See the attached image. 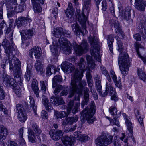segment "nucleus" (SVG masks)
I'll return each instance as SVG.
<instances>
[{
  "label": "nucleus",
  "mask_w": 146,
  "mask_h": 146,
  "mask_svg": "<svg viewBox=\"0 0 146 146\" xmlns=\"http://www.w3.org/2000/svg\"><path fill=\"white\" fill-rule=\"evenodd\" d=\"M65 31L64 29L60 27L54 29L53 31V35L55 37L60 38L58 39V41L62 52L68 55L71 52V45L70 42L67 39L63 37Z\"/></svg>",
  "instance_id": "obj_2"
},
{
  "label": "nucleus",
  "mask_w": 146,
  "mask_h": 146,
  "mask_svg": "<svg viewBox=\"0 0 146 146\" xmlns=\"http://www.w3.org/2000/svg\"><path fill=\"white\" fill-rule=\"evenodd\" d=\"M43 104L45 107L46 110L48 111H51L53 109V107L49 103L48 99L45 98L43 100Z\"/></svg>",
  "instance_id": "obj_48"
},
{
  "label": "nucleus",
  "mask_w": 146,
  "mask_h": 146,
  "mask_svg": "<svg viewBox=\"0 0 146 146\" xmlns=\"http://www.w3.org/2000/svg\"><path fill=\"white\" fill-rule=\"evenodd\" d=\"M18 83L15 82L14 86H11V87H13L12 88L14 90V92L17 96L20 97L21 96V89L18 86H17L16 84Z\"/></svg>",
  "instance_id": "obj_49"
},
{
  "label": "nucleus",
  "mask_w": 146,
  "mask_h": 146,
  "mask_svg": "<svg viewBox=\"0 0 146 146\" xmlns=\"http://www.w3.org/2000/svg\"><path fill=\"white\" fill-rule=\"evenodd\" d=\"M80 105L79 102L76 103L74 104V100H70L68 104V107L66 110L67 113L64 111L58 112L54 111L55 117L57 119H58L59 118L62 119L68 116L71 112L73 114H76L78 111V108Z\"/></svg>",
  "instance_id": "obj_4"
},
{
  "label": "nucleus",
  "mask_w": 146,
  "mask_h": 146,
  "mask_svg": "<svg viewBox=\"0 0 146 146\" xmlns=\"http://www.w3.org/2000/svg\"><path fill=\"white\" fill-rule=\"evenodd\" d=\"M135 116L137 117V119L141 125V127L143 128L144 127V124L143 123V120L142 118H141L139 115V111L137 110H136L135 111Z\"/></svg>",
  "instance_id": "obj_50"
},
{
  "label": "nucleus",
  "mask_w": 146,
  "mask_h": 146,
  "mask_svg": "<svg viewBox=\"0 0 146 146\" xmlns=\"http://www.w3.org/2000/svg\"><path fill=\"white\" fill-rule=\"evenodd\" d=\"M7 40H5L2 42V45L4 48L5 52L8 57V59L5 62H3L1 63V67L5 69L6 67L9 66L10 70H13L14 76L16 77L15 81L19 82L21 80L20 75L22 74L21 70V63L19 59L14 56L13 52L17 54L18 52L17 48H14L13 47L10 48L8 47Z\"/></svg>",
  "instance_id": "obj_1"
},
{
  "label": "nucleus",
  "mask_w": 146,
  "mask_h": 146,
  "mask_svg": "<svg viewBox=\"0 0 146 146\" xmlns=\"http://www.w3.org/2000/svg\"><path fill=\"white\" fill-rule=\"evenodd\" d=\"M102 9L103 11H105L106 10L107 8V5L106 2L105 1H102Z\"/></svg>",
  "instance_id": "obj_64"
},
{
  "label": "nucleus",
  "mask_w": 146,
  "mask_h": 146,
  "mask_svg": "<svg viewBox=\"0 0 146 146\" xmlns=\"http://www.w3.org/2000/svg\"><path fill=\"white\" fill-rule=\"evenodd\" d=\"M89 41L92 48L90 51L92 55L98 62H100L101 59L99 53V48L98 44V40L94 37L90 38Z\"/></svg>",
  "instance_id": "obj_9"
},
{
  "label": "nucleus",
  "mask_w": 146,
  "mask_h": 146,
  "mask_svg": "<svg viewBox=\"0 0 146 146\" xmlns=\"http://www.w3.org/2000/svg\"><path fill=\"white\" fill-rule=\"evenodd\" d=\"M110 124L112 125H115L118 127H119L120 126L119 121L117 120L115 118L110 120Z\"/></svg>",
  "instance_id": "obj_58"
},
{
  "label": "nucleus",
  "mask_w": 146,
  "mask_h": 146,
  "mask_svg": "<svg viewBox=\"0 0 146 146\" xmlns=\"http://www.w3.org/2000/svg\"><path fill=\"white\" fill-rule=\"evenodd\" d=\"M80 71H79L77 69L75 70L74 73L72 77L71 81L73 79L74 81L81 80L83 76V72L85 71V70L84 69H80Z\"/></svg>",
  "instance_id": "obj_27"
},
{
  "label": "nucleus",
  "mask_w": 146,
  "mask_h": 146,
  "mask_svg": "<svg viewBox=\"0 0 146 146\" xmlns=\"http://www.w3.org/2000/svg\"><path fill=\"white\" fill-rule=\"evenodd\" d=\"M64 139L63 143L66 146H72L74 145L73 141L72 138L66 136L64 137Z\"/></svg>",
  "instance_id": "obj_41"
},
{
  "label": "nucleus",
  "mask_w": 146,
  "mask_h": 146,
  "mask_svg": "<svg viewBox=\"0 0 146 146\" xmlns=\"http://www.w3.org/2000/svg\"><path fill=\"white\" fill-rule=\"evenodd\" d=\"M17 114L19 120L21 122H25L27 119V115L26 112L18 113Z\"/></svg>",
  "instance_id": "obj_44"
},
{
  "label": "nucleus",
  "mask_w": 146,
  "mask_h": 146,
  "mask_svg": "<svg viewBox=\"0 0 146 146\" xmlns=\"http://www.w3.org/2000/svg\"><path fill=\"white\" fill-rule=\"evenodd\" d=\"M27 99L28 102H29L30 103V107L32 108L35 114L36 115H37L36 113L37 106L35 104L33 98L31 96H29L27 98Z\"/></svg>",
  "instance_id": "obj_35"
},
{
  "label": "nucleus",
  "mask_w": 146,
  "mask_h": 146,
  "mask_svg": "<svg viewBox=\"0 0 146 146\" xmlns=\"http://www.w3.org/2000/svg\"><path fill=\"white\" fill-rule=\"evenodd\" d=\"M63 132L61 130H51L49 132L51 138L55 141L59 140L63 136Z\"/></svg>",
  "instance_id": "obj_19"
},
{
  "label": "nucleus",
  "mask_w": 146,
  "mask_h": 146,
  "mask_svg": "<svg viewBox=\"0 0 146 146\" xmlns=\"http://www.w3.org/2000/svg\"><path fill=\"white\" fill-rule=\"evenodd\" d=\"M3 2L6 4L8 11V16L11 17V13L13 11V8L15 9V5L17 4V0H3Z\"/></svg>",
  "instance_id": "obj_15"
},
{
  "label": "nucleus",
  "mask_w": 146,
  "mask_h": 146,
  "mask_svg": "<svg viewBox=\"0 0 146 146\" xmlns=\"http://www.w3.org/2000/svg\"><path fill=\"white\" fill-rule=\"evenodd\" d=\"M96 87L97 91L99 92L100 94L102 96L103 93L102 94V89L101 84H98V85L96 84Z\"/></svg>",
  "instance_id": "obj_60"
},
{
  "label": "nucleus",
  "mask_w": 146,
  "mask_h": 146,
  "mask_svg": "<svg viewBox=\"0 0 146 146\" xmlns=\"http://www.w3.org/2000/svg\"><path fill=\"white\" fill-rule=\"evenodd\" d=\"M113 138V136L107 133H102L95 140V143L97 146H108L112 142Z\"/></svg>",
  "instance_id": "obj_8"
},
{
  "label": "nucleus",
  "mask_w": 146,
  "mask_h": 146,
  "mask_svg": "<svg viewBox=\"0 0 146 146\" xmlns=\"http://www.w3.org/2000/svg\"><path fill=\"white\" fill-rule=\"evenodd\" d=\"M110 74L111 77L112 78L113 81L114 82L116 86L119 88H122V86L120 79L118 80V81L117 80L115 72L113 70H111Z\"/></svg>",
  "instance_id": "obj_30"
},
{
  "label": "nucleus",
  "mask_w": 146,
  "mask_h": 146,
  "mask_svg": "<svg viewBox=\"0 0 146 146\" xmlns=\"http://www.w3.org/2000/svg\"><path fill=\"white\" fill-rule=\"evenodd\" d=\"M35 66L37 71L40 72L42 71L43 70V64L40 61H37Z\"/></svg>",
  "instance_id": "obj_51"
},
{
  "label": "nucleus",
  "mask_w": 146,
  "mask_h": 146,
  "mask_svg": "<svg viewBox=\"0 0 146 146\" xmlns=\"http://www.w3.org/2000/svg\"><path fill=\"white\" fill-rule=\"evenodd\" d=\"M110 83H106L105 85V92L103 93L102 97H105L107 95V92L109 91V86L110 87V94L111 96V99L115 101H117L118 100V98L115 95V88L113 87L112 84H110Z\"/></svg>",
  "instance_id": "obj_13"
},
{
  "label": "nucleus",
  "mask_w": 146,
  "mask_h": 146,
  "mask_svg": "<svg viewBox=\"0 0 146 146\" xmlns=\"http://www.w3.org/2000/svg\"><path fill=\"white\" fill-rule=\"evenodd\" d=\"M50 50L52 55L54 56H57L58 54V48L59 45L58 43H56V41L54 42L53 45L50 46Z\"/></svg>",
  "instance_id": "obj_38"
},
{
  "label": "nucleus",
  "mask_w": 146,
  "mask_h": 146,
  "mask_svg": "<svg viewBox=\"0 0 146 146\" xmlns=\"http://www.w3.org/2000/svg\"><path fill=\"white\" fill-rule=\"evenodd\" d=\"M32 21V19L27 16L26 17H19L16 20V22L18 27L19 28L26 24L29 23Z\"/></svg>",
  "instance_id": "obj_18"
},
{
  "label": "nucleus",
  "mask_w": 146,
  "mask_h": 146,
  "mask_svg": "<svg viewBox=\"0 0 146 146\" xmlns=\"http://www.w3.org/2000/svg\"><path fill=\"white\" fill-rule=\"evenodd\" d=\"M110 22L114 25V27L115 28V33L117 34V36H120V38H124V33L121 29L119 23L118 21L116 20H112L110 21Z\"/></svg>",
  "instance_id": "obj_17"
},
{
  "label": "nucleus",
  "mask_w": 146,
  "mask_h": 146,
  "mask_svg": "<svg viewBox=\"0 0 146 146\" xmlns=\"http://www.w3.org/2000/svg\"><path fill=\"white\" fill-rule=\"evenodd\" d=\"M4 32L5 34V38L3 40V42L5 40H7V44H8V47L10 48L12 47L14 48H17L15 46L13 41V30L11 29V27L9 26L7 27L6 26V25L5 26L4 29Z\"/></svg>",
  "instance_id": "obj_11"
},
{
  "label": "nucleus",
  "mask_w": 146,
  "mask_h": 146,
  "mask_svg": "<svg viewBox=\"0 0 146 146\" xmlns=\"http://www.w3.org/2000/svg\"><path fill=\"white\" fill-rule=\"evenodd\" d=\"M143 33L142 32H140V34L139 33L135 34L133 35L134 38L137 41H140L141 40V35H142Z\"/></svg>",
  "instance_id": "obj_59"
},
{
  "label": "nucleus",
  "mask_w": 146,
  "mask_h": 146,
  "mask_svg": "<svg viewBox=\"0 0 146 146\" xmlns=\"http://www.w3.org/2000/svg\"><path fill=\"white\" fill-rule=\"evenodd\" d=\"M85 61L83 58H81L80 59L79 62L77 63L78 65L80 70H85Z\"/></svg>",
  "instance_id": "obj_53"
},
{
  "label": "nucleus",
  "mask_w": 146,
  "mask_h": 146,
  "mask_svg": "<svg viewBox=\"0 0 146 146\" xmlns=\"http://www.w3.org/2000/svg\"><path fill=\"white\" fill-rule=\"evenodd\" d=\"M86 85L85 81L81 80L71 81L70 85L69 86V95L68 97L69 98L73 97L76 93H79L81 92L83 87Z\"/></svg>",
  "instance_id": "obj_7"
},
{
  "label": "nucleus",
  "mask_w": 146,
  "mask_h": 146,
  "mask_svg": "<svg viewBox=\"0 0 146 146\" xmlns=\"http://www.w3.org/2000/svg\"><path fill=\"white\" fill-rule=\"evenodd\" d=\"M27 71L25 75V77L27 81H29L30 79L33 77L32 72V66L31 64L27 63Z\"/></svg>",
  "instance_id": "obj_32"
},
{
  "label": "nucleus",
  "mask_w": 146,
  "mask_h": 146,
  "mask_svg": "<svg viewBox=\"0 0 146 146\" xmlns=\"http://www.w3.org/2000/svg\"><path fill=\"white\" fill-rule=\"evenodd\" d=\"M101 72L102 74H104L106 77L108 82H106V83H110V84H111V80L110 76L107 71L106 70V68L104 67H101Z\"/></svg>",
  "instance_id": "obj_42"
},
{
  "label": "nucleus",
  "mask_w": 146,
  "mask_h": 146,
  "mask_svg": "<svg viewBox=\"0 0 146 146\" xmlns=\"http://www.w3.org/2000/svg\"><path fill=\"white\" fill-rule=\"evenodd\" d=\"M134 46L138 56L143 61L144 64H146V57L141 55V54L145 51L144 47L139 42H135Z\"/></svg>",
  "instance_id": "obj_16"
},
{
  "label": "nucleus",
  "mask_w": 146,
  "mask_h": 146,
  "mask_svg": "<svg viewBox=\"0 0 146 146\" xmlns=\"http://www.w3.org/2000/svg\"><path fill=\"white\" fill-rule=\"evenodd\" d=\"M25 108H24L21 104H18L16 105V108L17 113H21L26 111L27 108H28V104L26 103L25 105Z\"/></svg>",
  "instance_id": "obj_45"
},
{
  "label": "nucleus",
  "mask_w": 146,
  "mask_h": 146,
  "mask_svg": "<svg viewBox=\"0 0 146 146\" xmlns=\"http://www.w3.org/2000/svg\"><path fill=\"white\" fill-rule=\"evenodd\" d=\"M31 126L36 134L37 135H38L40 138L42 137L43 139L45 138V135L41 133L42 131L39 129L38 126L36 123L35 122L32 123Z\"/></svg>",
  "instance_id": "obj_29"
},
{
  "label": "nucleus",
  "mask_w": 146,
  "mask_h": 146,
  "mask_svg": "<svg viewBox=\"0 0 146 146\" xmlns=\"http://www.w3.org/2000/svg\"><path fill=\"white\" fill-rule=\"evenodd\" d=\"M129 59L128 54L126 53L121 56H119L118 58V64L123 76L124 77L127 74L129 68Z\"/></svg>",
  "instance_id": "obj_6"
},
{
  "label": "nucleus",
  "mask_w": 146,
  "mask_h": 146,
  "mask_svg": "<svg viewBox=\"0 0 146 146\" xmlns=\"http://www.w3.org/2000/svg\"><path fill=\"white\" fill-rule=\"evenodd\" d=\"M40 85L41 88V90H42L43 92L45 93L47 90V86L48 84L47 82L45 81H40Z\"/></svg>",
  "instance_id": "obj_52"
},
{
  "label": "nucleus",
  "mask_w": 146,
  "mask_h": 146,
  "mask_svg": "<svg viewBox=\"0 0 146 146\" xmlns=\"http://www.w3.org/2000/svg\"><path fill=\"white\" fill-rule=\"evenodd\" d=\"M71 27L72 31L76 35H80V33L83 34L81 28L77 23H75L72 25Z\"/></svg>",
  "instance_id": "obj_34"
},
{
  "label": "nucleus",
  "mask_w": 146,
  "mask_h": 146,
  "mask_svg": "<svg viewBox=\"0 0 146 146\" xmlns=\"http://www.w3.org/2000/svg\"><path fill=\"white\" fill-rule=\"evenodd\" d=\"M91 0H84L83 5L84 9L83 11L81 12L79 9H77L76 11V17L78 18V21L82 25L83 28L84 29L85 33L87 32L85 29L86 22L87 19L84 13H86V15H88L91 7Z\"/></svg>",
  "instance_id": "obj_3"
},
{
  "label": "nucleus",
  "mask_w": 146,
  "mask_h": 146,
  "mask_svg": "<svg viewBox=\"0 0 146 146\" xmlns=\"http://www.w3.org/2000/svg\"><path fill=\"white\" fill-rule=\"evenodd\" d=\"M131 8L130 7H127L125 9V11L123 12L121 15L122 19L126 21L128 23L132 22V20L131 18Z\"/></svg>",
  "instance_id": "obj_20"
},
{
  "label": "nucleus",
  "mask_w": 146,
  "mask_h": 146,
  "mask_svg": "<svg viewBox=\"0 0 146 146\" xmlns=\"http://www.w3.org/2000/svg\"><path fill=\"white\" fill-rule=\"evenodd\" d=\"M78 119V116L77 115H76L74 117H69L68 118V120L69 122V123L70 124L74 122H76Z\"/></svg>",
  "instance_id": "obj_57"
},
{
  "label": "nucleus",
  "mask_w": 146,
  "mask_h": 146,
  "mask_svg": "<svg viewBox=\"0 0 146 146\" xmlns=\"http://www.w3.org/2000/svg\"><path fill=\"white\" fill-rule=\"evenodd\" d=\"M138 77L141 80L146 82V74L143 69H139L138 70Z\"/></svg>",
  "instance_id": "obj_46"
},
{
  "label": "nucleus",
  "mask_w": 146,
  "mask_h": 146,
  "mask_svg": "<svg viewBox=\"0 0 146 146\" xmlns=\"http://www.w3.org/2000/svg\"><path fill=\"white\" fill-rule=\"evenodd\" d=\"M74 135L75 138L81 141L85 142L88 139V136L85 135H82L79 132H75Z\"/></svg>",
  "instance_id": "obj_36"
},
{
  "label": "nucleus",
  "mask_w": 146,
  "mask_h": 146,
  "mask_svg": "<svg viewBox=\"0 0 146 146\" xmlns=\"http://www.w3.org/2000/svg\"><path fill=\"white\" fill-rule=\"evenodd\" d=\"M135 8L141 11H143L146 6V2L143 0H135Z\"/></svg>",
  "instance_id": "obj_26"
},
{
  "label": "nucleus",
  "mask_w": 146,
  "mask_h": 146,
  "mask_svg": "<svg viewBox=\"0 0 146 146\" xmlns=\"http://www.w3.org/2000/svg\"><path fill=\"white\" fill-rule=\"evenodd\" d=\"M28 132L29 133L28 139L29 141L32 143L35 142L36 141V139L33 131L31 129L28 128Z\"/></svg>",
  "instance_id": "obj_47"
},
{
  "label": "nucleus",
  "mask_w": 146,
  "mask_h": 146,
  "mask_svg": "<svg viewBox=\"0 0 146 146\" xmlns=\"http://www.w3.org/2000/svg\"><path fill=\"white\" fill-rule=\"evenodd\" d=\"M86 78L90 92H92V89H94V88L92 86L93 85V80L92 76L89 73L87 74Z\"/></svg>",
  "instance_id": "obj_43"
},
{
  "label": "nucleus",
  "mask_w": 146,
  "mask_h": 146,
  "mask_svg": "<svg viewBox=\"0 0 146 146\" xmlns=\"http://www.w3.org/2000/svg\"><path fill=\"white\" fill-rule=\"evenodd\" d=\"M122 115L125 119V124L127 127V129L129 133L130 137H132L133 136V126L130 118L125 113H123Z\"/></svg>",
  "instance_id": "obj_23"
},
{
  "label": "nucleus",
  "mask_w": 146,
  "mask_h": 146,
  "mask_svg": "<svg viewBox=\"0 0 146 146\" xmlns=\"http://www.w3.org/2000/svg\"><path fill=\"white\" fill-rule=\"evenodd\" d=\"M74 49L76 54L79 56L81 55L88 50V46L87 42L84 40L82 41L80 45L75 44Z\"/></svg>",
  "instance_id": "obj_12"
},
{
  "label": "nucleus",
  "mask_w": 146,
  "mask_h": 146,
  "mask_svg": "<svg viewBox=\"0 0 146 146\" xmlns=\"http://www.w3.org/2000/svg\"><path fill=\"white\" fill-rule=\"evenodd\" d=\"M25 7L24 4H22L19 5L16 7H15L14 10L17 13L21 12L24 11Z\"/></svg>",
  "instance_id": "obj_55"
},
{
  "label": "nucleus",
  "mask_w": 146,
  "mask_h": 146,
  "mask_svg": "<svg viewBox=\"0 0 146 146\" xmlns=\"http://www.w3.org/2000/svg\"><path fill=\"white\" fill-rule=\"evenodd\" d=\"M63 86L61 85L57 86L54 90V93L55 95L58 94L60 92V90L63 89Z\"/></svg>",
  "instance_id": "obj_61"
},
{
  "label": "nucleus",
  "mask_w": 146,
  "mask_h": 146,
  "mask_svg": "<svg viewBox=\"0 0 146 146\" xmlns=\"http://www.w3.org/2000/svg\"><path fill=\"white\" fill-rule=\"evenodd\" d=\"M90 108L86 107L82 111L81 115L86 119L89 124L92 123L95 120L93 117L96 111V106L94 101H92L90 104Z\"/></svg>",
  "instance_id": "obj_5"
},
{
  "label": "nucleus",
  "mask_w": 146,
  "mask_h": 146,
  "mask_svg": "<svg viewBox=\"0 0 146 146\" xmlns=\"http://www.w3.org/2000/svg\"><path fill=\"white\" fill-rule=\"evenodd\" d=\"M8 133V131L3 125H0V141L5 139Z\"/></svg>",
  "instance_id": "obj_31"
},
{
  "label": "nucleus",
  "mask_w": 146,
  "mask_h": 146,
  "mask_svg": "<svg viewBox=\"0 0 146 146\" xmlns=\"http://www.w3.org/2000/svg\"><path fill=\"white\" fill-rule=\"evenodd\" d=\"M109 110L111 115L114 116L117 114V110L115 107L111 106L109 108Z\"/></svg>",
  "instance_id": "obj_54"
},
{
  "label": "nucleus",
  "mask_w": 146,
  "mask_h": 146,
  "mask_svg": "<svg viewBox=\"0 0 146 146\" xmlns=\"http://www.w3.org/2000/svg\"><path fill=\"white\" fill-rule=\"evenodd\" d=\"M33 53H34L35 58L36 59H39L42 52L41 51V48L38 46H36L30 50L29 54L31 57Z\"/></svg>",
  "instance_id": "obj_24"
},
{
  "label": "nucleus",
  "mask_w": 146,
  "mask_h": 146,
  "mask_svg": "<svg viewBox=\"0 0 146 146\" xmlns=\"http://www.w3.org/2000/svg\"><path fill=\"white\" fill-rule=\"evenodd\" d=\"M22 41L26 40L31 38L35 33V30L34 29H29L26 30L20 31Z\"/></svg>",
  "instance_id": "obj_14"
},
{
  "label": "nucleus",
  "mask_w": 146,
  "mask_h": 146,
  "mask_svg": "<svg viewBox=\"0 0 146 146\" xmlns=\"http://www.w3.org/2000/svg\"><path fill=\"white\" fill-rule=\"evenodd\" d=\"M66 16L68 18L71 19L74 14L73 7L72 4L68 3V7L65 12Z\"/></svg>",
  "instance_id": "obj_37"
},
{
  "label": "nucleus",
  "mask_w": 146,
  "mask_h": 146,
  "mask_svg": "<svg viewBox=\"0 0 146 146\" xmlns=\"http://www.w3.org/2000/svg\"><path fill=\"white\" fill-rule=\"evenodd\" d=\"M117 40L118 47V50L119 52H121L122 50V49L123 47V45L120 38H117Z\"/></svg>",
  "instance_id": "obj_56"
},
{
  "label": "nucleus",
  "mask_w": 146,
  "mask_h": 146,
  "mask_svg": "<svg viewBox=\"0 0 146 146\" xmlns=\"http://www.w3.org/2000/svg\"><path fill=\"white\" fill-rule=\"evenodd\" d=\"M113 144V146H121L120 140L118 139H117V137L114 138Z\"/></svg>",
  "instance_id": "obj_62"
},
{
  "label": "nucleus",
  "mask_w": 146,
  "mask_h": 146,
  "mask_svg": "<svg viewBox=\"0 0 146 146\" xmlns=\"http://www.w3.org/2000/svg\"><path fill=\"white\" fill-rule=\"evenodd\" d=\"M62 77L60 75H56L52 80V87L55 88L57 86L58 83H60L62 81Z\"/></svg>",
  "instance_id": "obj_40"
},
{
  "label": "nucleus",
  "mask_w": 146,
  "mask_h": 146,
  "mask_svg": "<svg viewBox=\"0 0 146 146\" xmlns=\"http://www.w3.org/2000/svg\"><path fill=\"white\" fill-rule=\"evenodd\" d=\"M32 88L36 96H39L38 94L39 88L38 84V82L36 79H33L32 84Z\"/></svg>",
  "instance_id": "obj_39"
},
{
  "label": "nucleus",
  "mask_w": 146,
  "mask_h": 146,
  "mask_svg": "<svg viewBox=\"0 0 146 146\" xmlns=\"http://www.w3.org/2000/svg\"><path fill=\"white\" fill-rule=\"evenodd\" d=\"M89 90L87 87L84 88V100L82 101L81 103V107L83 108L84 106L87 105L89 100Z\"/></svg>",
  "instance_id": "obj_28"
},
{
  "label": "nucleus",
  "mask_w": 146,
  "mask_h": 146,
  "mask_svg": "<svg viewBox=\"0 0 146 146\" xmlns=\"http://www.w3.org/2000/svg\"><path fill=\"white\" fill-rule=\"evenodd\" d=\"M33 4L34 11L35 13H38L40 12L42 10V8L40 3L42 4L44 3L45 0H31Z\"/></svg>",
  "instance_id": "obj_22"
},
{
  "label": "nucleus",
  "mask_w": 146,
  "mask_h": 146,
  "mask_svg": "<svg viewBox=\"0 0 146 146\" xmlns=\"http://www.w3.org/2000/svg\"><path fill=\"white\" fill-rule=\"evenodd\" d=\"M114 35L112 34L108 35L107 37L108 44L109 46V49L112 55L113 54V43L114 40Z\"/></svg>",
  "instance_id": "obj_33"
},
{
  "label": "nucleus",
  "mask_w": 146,
  "mask_h": 146,
  "mask_svg": "<svg viewBox=\"0 0 146 146\" xmlns=\"http://www.w3.org/2000/svg\"><path fill=\"white\" fill-rule=\"evenodd\" d=\"M61 66V69L65 72L68 73L72 72L75 69L74 65L67 62H63Z\"/></svg>",
  "instance_id": "obj_21"
},
{
  "label": "nucleus",
  "mask_w": 146,
  "mask_h": 146,
  "mask_svg": "<svg viewBox=\"0 0 146 146\" xmlns=\"http://www.w3.org/2000/svg\"><path fill=\"white\" fill-rule=\"evenodd\" d=\"M50 102L53 105L58 106L59 105L63 104L64 102L63 98L59 96H52L50 98Z\"/></svg>",
  "instance_id": "obj_25"
},
{
  "label": "nucleus",
  "mask_w": 146,
  "mask_h": 146,
  "mask_svg": "<svg viewBox=\"0 0 146 146\" xmlns=\"http://www.w3.org/2000/svg\"><path fill=\"white\" fill-rule=\"evenodd\" d=\"M41 117L44 119H47L48 118V114L46 111L43 110L42 111Z\"/></svg>",
  "instance_id": "obj_63"
},
{
  "label": "nucleus",
  "mask_w": 146,
  "mask_h": 146,
  "mask_svg": "<svg viewBox=\"0 0 146 146\" xmlns=\"http://www.w3.org/2000/svg\"><path fill=\"white\" fill-rule=\"evenodd\" d=\"M21 74L20 75L21 78V80H20L19 82H17L15 81V78L16 77L15 76L14 79L11 78L6 73V71L4 70L3 71V84L6 86L11 87V86H14L15 82L18 83L20 85H21L23 84V80H22L23 78L21 76Z\"/></svg>",
  "instance_id": "obj_10"
}]
</instances>
